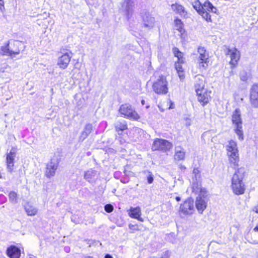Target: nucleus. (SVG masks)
<instances>
[{
	"instance_id": "nucleus-1",
	"label": "nucleus",
	"mask_w": 258,
	"mask_h": 258,
	"mask_svg": "<svg viewBox=\"0 0 258 258\" xmlns=\"http://www.w3.org/2000/svg\"><path fill=\"white\" fill-rule=\"evenodd\" d=\"M191 4L197 13L208 23H213L210 13L218 15V9L209 1L202 4L199 0H191Z\"/></svg>"
},
{
	"instance_id": "nucleus-2",
	"label": "nucleus",
	"mask_w": 258,
	"mask_h": 258,
	"mask_svg": "<svg viewBox=\"0 0 258 258\" xmlns=\"http://www.w3.org/2000/svg\"><path fill=\"white\" fill-rule=\"evenodd\" d=\"M244 169L238 168L235 172L231 179V187L233 192L237 195L244 194L245 185L243 182Z\"/></svg>"
},
{
	"instance_id": "nucleus-3",
	"label": "nucleus",
	"mask_w": 258,
	"mask_h": 258,
	"mask_svg": "<svg viewBox=\"0 0 258 258\" xmlns=\"http://www.w3.org/2000/svg\"><path fill=\"white\" fill-rule=\"evenodd\" d=\"M226 149L229 163L233 168L238 167L239 156L237 143L233 140L229 141L226 146Z\"/></svg>"
},
{
	"instance_id": "nucleus-4",
	"label": "nucleus",
	"mask_w": 258,
	"mask_h": 258,
	"mask_svg": "<svg viewBox=\"0 0 258 258\" xmlns=\"http://www.w3.org/2000/svg\"><path fill=\"white\" fill-rule=\"evenodd\" d=\"M232 121L235 133L238 136V139L240 140H243L242 122L241 118L240 111L239 109H236L233 112Z\"/></svg>"
},
{
	"instance_id": "nucleus-5",
	"label": "nucleus",
	"mask_w": 258,
	"mask_h": 258,
	"mask_svg": "<svg viewBox=\"0 0 258 258\" xmlns=\"http://www.w3.org/2000/svg\"><path fill=\"white\" fill-rule=\"evenodd\" d=\"M119 113L125 118L133 120H138L140 116L136 111L128 104H122L119 109Z\"/></svg>"
},
{
	"instance_id": "nucleus-6",
	"label": "nucleus",
	"mask_w": 258,
	"mask_h": 258,
	"mask_svg": "<svg viewBox=\"0 0 258 258\" xmlns=\"http://www.w3.org/2000/svg\"><path fill=\"white\" fill-rule=\"evenodd\" d=\"M198 52L199 54L198 57L199 68L202 70H205L207 69L209 62V53L203 47H199Z\"/></svg>"
},
{
	"instance_id": "nucleus-7",
	"label": "nucleus",
	"mask_w": 258,
	"mask_h": 258,
	"mask_svg": "<svg viewBox=\"0 0 258 258\" xmlns=\"http://www.w3.org/2000/svg\"><path fill=\"white\" fill-rule=\"evenodd\" d=\"M154 91L158 94L164 95L168 92L167 82L166 78L161 77L153 84Z\"/></svg>"
},
{
	"instance_id": "nucleus-8",
	"label": "nucleus",
	"mask_w": 258,
	"mask_h": 258,
	"mask_svg": "<svg viewBox=\"0 0 258 258\" xmlns=\"http://www.w3.org/2000/svg\"><path fill=\"white\" fill-rule=\"evenodd\" d=\"M141 17L144 27L150 30L155 27L156 23L155 18L149 12H143Z\"/></svg>"
},
{
	"instance_id": "nucleus-9",
	"label": "nucleus",
	"mask_w": 258,
	"mask_h": 258,
	"mask_svg": "<svg viewBox=\"0 0 258 258\" xmlns=\"http://www.w3.org/2000/svg\"><path fill=\"white\" fill-rule=\"evenodd\" d=\"M172 147V144L168 141L164 139H156L154 142L152 149L153 150H162L166 151L169 150Z\"/></svg>"
},
{
	"instance_id": "nucleus-10",
	"label": "nucleus",
	"mask_w": 258,
	"mask_h": 258,
	"mask_svg": "<svg viewBox=\"0 0 258 258\" xmlns=\"http://www.w3.org/2000/svg\"><path fill=\"white\" fill-rule=\"evenodd\" d=\"M14 46H16V48H12L9 47V45L3 46L1 48V53L3 55H8L12 56L13 55H17L19 54L20 50L19 47L22 45V44L19 41H15L13 44Z\"/></svg>"
},
{
	"instance_id": "nucleus-11",
	"label": "nucleus",
	"mask_w": 258,
	"mask_h": 258,
	"mask_svg": "<svg viewBox=\"0 0 258 258\" xmlns=\"http://www.w3.org/2000/svg\"><path fill=\"white\" fill-rule=\"evenodd\" d=\"M72 57L71 52H66L63 54L58 57L57 64L59 68L63 70L66 69L68 67Z\"/></svg>"
},
{
	"instance_id": "nucleus-12",
	"label": "nucleus",
	"mask_w": 258,
	"mask_h": 258,
	"mask_svg": "<svg viewBox=\"0 0 258 258\" xmlns=\"http://www.w3.org/2000/svg\"><path fill=\"white\" fill-rule=\"evenodd\" d=\"M16 155V149L14 148L11 149L9 153H7L6 157L7 168L9 172H12L13 171L14 166V160Z\"/></svg>"
},
{
	"instance_id": "nucleus-13",
	"label": "nucleus",
	"mask_w": 258,
	"mask_h": 258,
	"mask_svg": "<svg viewBox=\"0 0 258 258\" xmlns=\"http://www.w3.org/2000/svg\"><path fill=\"white\" fill-rule=\"evenodd\" d=\"M250 102L254 108H258V84L252 86L250 91Z\"/></svg>"
},
{
	"instance_id": "nucleus-14",
	"label": "nucleus",
	"mask_w": 258,
	"mask_h": 258,
	"mask_svg": "<svg viewBox=\"0 0 258 258\" xmlns=\"http://www.w3.org/2000/svg\"><path fill=\"white\" fill-rule=\"evenodd\" d=\"M180 211L184 215H191L194 212V205L192 200L185 201L180 207Z\"/></svg>"
},
{
	"instance_id": "nucleus-15",
	"label": "nucleus",
	"mask_w": 258,
	"mask_h": 258,
	"mask_svg": "<svg viewBox=\"0 0 258 258\" xmlns=\"http://www.w3.org/2000/svg\"><path fill=\"white\" fill-rule=\"evenodd\" d=\"M200 89H198L197 96L198 101L203 103V105L206 104L211 99V92L207 89H203L200 91Z\"/></svg>"
},
{
	"instance_id": "nucleus-16",
	"label": "nucleus",
	"mask_w": 258,
	"mask_h": 258,
	"mask_svg": "<svg viewBox=\"0 0 258 258\" xmlns=\"http://www.w3.org/2000/svg\"><path fill=\"white\" fill-rule=\"evenodd\" d=\"M227 54L230 56L231 58L230 64L232 66V68L235 67L240 58V52L236 48H234L229 49Z\"/></svg>"
},
{
	"instance_id": "nucleus-17",
	"label": "nucleus",
	"mask_w": 258,
	"mask_h": 258,
	"mask_svg": "<svg viewBox=\"0 0 258 258\" xmlns=\"http://www.w3.org/2000/svg\"><path fill=\"white\" fill-rule=\"evenodd\" d=\"M58 167V163L56 162L51 161L48 163L46 167L45 175L47 178H50L54 176L55 171Z\"/></svg>"
},
{
	"instance_id": "nucleus-18",
	"label": "nucleus",
	"mask_w": 258,
	"mask_h": 258,
	"mask_svg": "<svg viewBox=\"0 0 258 258\" xmlns=\"http://www.w3.org/2000/svg\"><path fill=\"white\" fill-rule=\"evenodd\" d=\"M207 196V195L206 194L204 197L202 196V195H199V196L197 198L196 201V206L198 211L201 214L203 213V212L207 207V202L205 200Z\"/></svg>"
},
{
	"instance_id": "nucleus-19",
	"label": "nucleus",
	"mask_w": 258,
	"mask_h": 258,
	"mask_svg": "<svg viewBox=\"0 0 258 258\" xmlns=\"http://www.w3.org/2000/svg\"><path fill=\"white\" fill-rule=\"evenodd\" d=\"M134 7L133 0H124L121 4V10L124 11L126 15L128 16L132 14Z\"/></svg>"
},
{
	"instance_id": "nucleus-20",
	"label": "nucleus",
	"mask_w": 258,
	"mask_h": 258,
	"mask_svg": "<svg viewBox=\"0 0 258 258\" xmlns=\"http://www.w3.org/2000/svg\"><path fill=\"white\" fill-rule=\"evenodd\" d=\"M172 10L180 16L186 18L187 17V12L184 7L178 3H175L171 6Z\"/></svg>"
},
{
	"instance_id": "nucleus-21",
	"label": "nucleus",
	"mask_w": 258,
	"mask_h": 258,
	"mask_svg": "<svg viewBox=\"0 0 258 258\" xmlns=\"http://www.w3.org/2000/svg\"><path fill=\"white\" fill-rule=\"evenodd\" d=\"M128 214L132 218L136 219L141 222H143L144 219L141 217V210L139 207L136 208L131 207L128 211Z\"/></svg>"
},
{
	"instance_id": "nucleus-22",
	"label": "nucleus",
	"mask_w": 258,
	"mask_h": 258,
	"mask_svg": "<svg viewBox=\"0 0 258 258\" xmlns=\"http://www.w3.org/2000/svg\"><path fill=\"white\" fill-rule=\"evenodd\" d=\"M192 189L194 192L199 195H202L204 197L207 194L206 189L202 187L201 183L198 180L193 182Z\"/></svg>"
},
{
	"instance_id": "nucleus-23",
	"label": "nucleus",
	"mask_w": 258,
	"mask_h": 258,
	"mask_svg": "<svg viewBox=\"0 0 258 258\" xmlns=\"http://www.w3.org/2000/svg\"><path fill=\"white\" fill-rule=\"evenodd\" d=\"M7 253L10 258H19L21 254L20 249L14 245L8 248Z\"/></svg>"
},
{
	"instance_id": "nucleus-24",
	"label": "nucleus",
	"mask_w": 258,
	"mask_h": 258,
	"mask_svg": "<svg viewBox=\"0 0 258 258\" xmlns=\"http://www.w3.org/2000/svg\"><path fill=\"white\" fill-rule=\"evenodd\" d=\"M98 173L96 171L90 169L85 172L84 178L90 182H94L98 177Z\"/></svg>"
},
{
	"instance_id": "nucleus-25",
	"label": "nucleus",
	"mask_w": 258,
	"mask_h": 258,
	"mask_svg": "<svg viewBox=\"0 0 258 258\" xmlns=\"http://www.w3.org/2000/svg\"><path fill=\"white\" fill-rule=\"evenodd\" d=\"M92 130V125L88 123L85 126L83 131L81 133L80 136V140L84 141L87 138L88 135L91 133Z\"/></svg>"
},
{
	"instance_id": "nucleus-26",
	"label": "nucleus",
	"mask_w": 258,
	"mask_h": 258,
	"mask_svg": "<svg viewBox=\"0 0 258 258\" xmlns=\"http://www.w3.org/2000/svg\"><path fill=\"white\" fill-rule=\"evenodd\" d=\"M175 28L182 35L185 32L184 25L181 20L176 18L174 21Z\"/></svg>"
},
{
	"instance_id": "nucleus-27",
	"label": "nucleus",
	"mask_w": 258,
	"mask_h": 258,
	"mask_svg": "<svg viewBox=\"0 0 258 258\" xmlns=\"http://www.w3.org/2000/svg\"><path fill=\"white\" fill-rule=\"evenodd\" d=\"M205 81L202 77L197 76L196 78V84L195 88L196 92H197L198 89H199L200 90H202L203 89H206L204 88Z\"/></svg>"
},
{
	"instance_id": "nucleus-28",
	"label": "nucleus",
	"mask_w": 258,
	"mask_h": 258,
	"mask_svg": "<svg viewBox=\"0 0 258 258\" xmlns=\"http://www.w3.org/2000/svg\"><path fill=\"white\" fill-rule=\"evenodd\" d=\"M185 158V152L181 148H176L174 155V159L176 160H182Z\"/></svg>"
},
{
	"instance_id": "nucleus-29",
	"label": "nucleus",
	"mask_w": 258,
	"mask_h": 258,
	"mask_svg": "<svg viewBox=\"0 0 258 258\" xmlns=\"http://www.w3.org/2000/svg\"><path fill=\"white\" fill-rule=\"evenodd\" d=\"M25 210L27 214L30 216H33L35 215L38 211L37 208L29 204H27L25 206Z\"/></svg>"
},
{
	"instance_id": "nucleus-30",
	"label": "nucleus",
	"mask_w": 258,
	"mask_h": 258,
	"mask_svg": "<svg viewBox=\"0 0 258 258\" xmlns=\"http://www.w3.org/2000/svg\"><path fill=\"white\" fill-rule=\"evenodd\" d=\"M173 52L175 57L178 59L177 62H184V59L183 57V53L180 52L178 48L175 47L173 49Z\"/></svg>"
},
{
	"instance_id": "nucleus-31",
	"label": "nucleus",
	"mask_w": 258,
	"mask_h": 258,
	"mask_svg": "<svg viewBox=\"0 0 258 258\" xmlns=\"http://www.w3.org/2000/svg\"><path fill=\"white\" fill-rule=\"evenodd\" d=\"M115 128L117 132L123 131L127 129V125L125 121L117 122L115 124Z\"/></svg>"
},
{
	"instance_id": "nucleus-32",
	"label": "nucleus",
	"mask_w": 258,
	"mask_h": 258,
	"mask_svg": "<svg viewBox=\"0 0 258 258\" xmlns=\"http://www.w3.org/2000/svg\"><path fill=\"white\" fill-rule=\"evenodd\" d=\"M9 198L11 203L13 204H16L18 203V195L16 192L14 191L10 192L9 194Z\"/></svg>"
},
{
	"instance_id": "nucleus-33",
	"label": "nucleus",
	"mask_w": 258,
	"mask_h": 258,
	"mask_svg": "<svg viewBox=\"0 0 258 258\" xmlns=\"http://www.w3.org/2000/svg\"><path fill=\"white\" fill-rule=\"evenodd\" d=\"M240 77L241 80H242V81H246L248 79V76L247 73L244 71L241 72Z\"/></svg>"
},
{
	"instance_id": "nucleus-34",
	"label": "nucleus",
	"mask_w": 258,
	"mask_h": 258,
	"mask_svg": "<svg viewBox=\"0 0 258 258\" xmlns=\"http://www.w3.org/2000/svg\"><path fill=\"white\" fill-rule=\"evenodd\" d=\"M183 62H176L175 64V69L177 72L183 71L182 67L181 65Z\"/></svg>"
},
{
	"instance_id": "nucleus-35",
	"label": "nucleus",
	"mask_w": 258,
	"mask_h": 258,
	"mask_svg": "<svg viewBox=\"0 0 258 258\" xmlns=\"http://www.w3.org/2000/svg\"><path fill=\"white\" fill-rule=\"evenodd\" d=\"M193 174L195 176V178L196 180H198L199 178H200V171L198 168H194L193 170Z\"/></svg>"
},
{
	"instance_id": "nucleus-36",
	"label": "nucleus",
	"mask_w": 258,
	"mask_h": 258,
	"mask_svg": "<svg viewBox=\"0 0 258 258\" xmlns=\"http://www.w3.org/2000/svg\"><path fill=\"white\" fill-rule=\"evenodd\" d=\"M104 208H105V210L108 213L111 212L113 210V206L112 205H111L110 204H107V205H105Z\"/></svg>"
},
{
	"instance_id": "nucleus-37",
	"label": "nucleus",
	"mask_w": 258,
	"mask_h": 258,
	"mask_svg": "<svg viewBox=\"0 0 258 258\" xmlns=\"http://www.w3.org/2000/svg\"><path fill=\"white\" fill-rule=\"evenodd\" d=\"M0 11L2 13L5 11V2L4 0H0Z\"/></svg>"
},
{
	"instance_id": "nucleus-38",
	"label": "nucleus",
	"mask_w": 258,
	"mask_h": 258,
	"mask_svg": "<svg viewBox=\"0 0 258 258\" xmlns=\"http://www.w3.org/2000/svg\"><path fill=\"white\" fill-rule=\"evenodd\" d=\"M178 75V77L181 80H183L184 78V74L183 70L181 71L177 72Z\"/></svg>"
},
{
	"instance_id": "nucleus-39",
	"label": "nucleus",
	"mask_w": 258,
	"mask_h": 258,
	"mask_svg": "<svg viewBox=\"0 0 258 258\" xmlns=\"http://www.w3.org/2000/svg\"><path fill=\"white\" fill-rule=\"evenodd\" d=\"M167 104L169 105L168 109H171L174 107V104L173 102L169 100L167 102Z\"/></svg>"
},
{
	"instance_id": "nucleus-40",
	"label": "nucleus",
	"mask_w": 258,
	"mask_h": 258,
	"mask_svg": "<svg viewBox=\"0 0 258 258\" xmlns=\"http://www.w3.org/2000/svg\"><path fill=\"white\" fill-rule=\"evenodd\" d=\"M147 179H148V183L150 184L152 183L153 181V177L151 175H150L148 177Z\"/></svg>"
},
{
	"instance_id": "nucleus-41",
	"label": "nucleus",
	"mask_w": 258,
	"mask_h": 258,
	"mask_svg": "<svg viewBox=\"0 0 258 258\" xmlns=\"http://www.w3.org/2000/svg\"><path fill=\"white\" fill-rule=\"evenodd\" d=\"M129 228L131 230H138V229L136 228V226L132 224H130L128 225Z\"/></svg>"
},
{
	"instance_id": "nucleus-42",
	"label": "nucleus",
	"mask_w": 258,
	"mask_h": 258,
	"mask_svg": "<svg viewBox=\"0 0 258 258\" xmlns=\"http://www.w3.org/2000/svg\"><path fill=\"white\" fill-rule=\"evenodd\" d=\"M253 211L256 213L258 214V205H256L253 209Z\"/></svg>"
},
{
	"instance_id": "nucleus-43",
	"label": "nucleus",
	"mask_w": 258,
	"mask_h": 258,
	"mask_svg": "<svg viewBox=\"0 0 258 258\" xmlns=\"http://www.w3.org/2000/svg\"><path fill=\"white\" fill-rule=\"evenodd\" d=\"M253 231L254 232H258V225L256 226L254 228H253Z\"/></svg>"
},
{
	"instance_id": "nucleus-44",
	"label": "nucleus",
	"mask_w": 258,
	"mask_h": 258,
	"mask_svg": "<svg viewBox=\"0 0 258 258\" xmlns=\"http://www.w3.org/2000/svg\"><path fill=\"white\" fill-rule=\"evenodd\" d=\"M104 258H113L110 255L107 254H106Z\"/></svg>"
},
{
	"instance_id": "nucleus-45",
	"label": "nucleus",
	"mask_w": 258,
	"mask_h": 258,
	"mask_svg": "<svg viewBox=\"0 0 258 258\" xmlns=\"http://www.w3.org/2000/svg\"><path fill=\"white\" fill-rule=\"evenodd\" d=\"M158 107L160 109V110L161 111V112H163L164 111V109H163L161 107V106H160V105H158Z\"/></svg>"
},
{
	"instance_id": "nucleus-46",
	"label": "nucleus",
	"mask_w": 258,
	"mask_h": 258,
	"mask_svg": "<svg viewBox=\"0 0 258 258\" xmlns=\"http://www.w3.org/2000/svg\"><path fill=\"white\" fill-rule=\"evenodd\" d=\"M175 199L177 201H180V198L179 197H176Z\"/></svg>"
},
{
	"instance_id": "nucleus-47",
	"label": "nucleus",
	"mask_w": 258,
	"mask_h": 258,
	"mask_svg": "<svg viewBox=\"0 0 258 258\" xmlns=\"http://www.w3.org/2000/svg\"><path fill=\"white\" fill-rule=\"evenodd\" d=\"M141 103L143 105L145 104V100H142V101H141Z\"/></svg>"
}]
</instances>
